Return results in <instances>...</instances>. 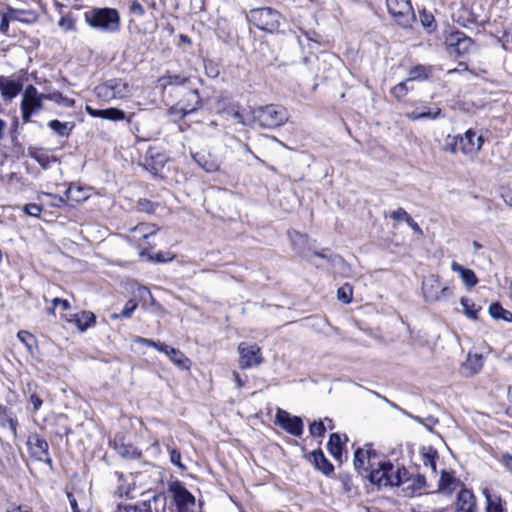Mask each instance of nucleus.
Segmentation results:
<instances>
[{"label":"nucleus","mask_w":512,"mask_h":512,"mask_svg":"<svg viewBox=\"0 0 512 512\" xmlns=\"http://www.w3.org/2000/svg\"><path fill=\"white\" fill-rule=\"evenodd\" d=\"M238 352L240 355L239 366L242 369L258 366L263 361L261 357V349L257 344L241 342L238 345Z\"/></svg>","instance_id":"obj_9"},{"label":"nucleus","mask_w":512,"mask_h":512,"mask_svg":"<svg viewBox=\"0 0 512 512\" xmlns=\"http://www.w3.org/2000/svg\"><path fill=\"white\" fill-rule=\"evenodd\" d=\"M281 15L276 10L264 7L252 9L248 14V20L258 29L273 32L280 26Z\"/></svg>","instance_id":"obj_6"},{"label":"nucleus","mask_w":512,"mask_h":512,"mask_svg":"<svg viewBox=\"0 0 512 512\" xmlns=\"http://www.w3.org/2000/svg\"><path fill=\"white\" fill-rule=\"evenodd\" d=\"M133 341L138 344H143L149 347L155 348L157 351L161 352L162 350H166V344L162 342H156L152 339L135 336Z\"/></svg>","instance_id":"obj_44"},{"label":"nucleus","mask_w":512,"mask_h":512,"mask_svg":"<svg viewBox=\"0 0 512 512\" xmlns=\"http://www.w3.org/2000/svg\"><path fill=\"white\" fill-rule=\"evenodd\" d=\"M45 100H49L55 102L59 105H63L65 107H73L75 101L73 99H69L62 95L59 91H53L51 93L44 94Z\"/></svg>","instance_id":"obj_36"},{"label":"nucleus","mask_w":512,"mask_h":512,"mask_svg":"<svg viewBox=\"0 0 512 512\" xmlns=\"http://www.w3.org/2000/svg\"><path fill=\"white\" fill-rule=\"evenodd\" d=\"M408 226L417 234L422 235L423 231L420 228V226L412 219V217L409 218L406 222Z\"/></svg>","instance_id":"obj_62"},{"label":"nucleus","mask_w":512,"mask_h":512,"mask_svg":"<svg viewBox=\"0 0 512 512\" xmlns=\"http://www.w3.org/2000/svg\"><path fill=\"white\" fill-rule=\"evenodd\" d=\"M407 117L412 121L424 119V114H420L419 110H414L407 114Z\"/></svg>","instance_id":"obj_64"},{"label":"nucleus","mask_w":512,"mask_h":512,"mask_svg":"<svg viewBox=\"0 0 512 512\" xmlns=\"http://www.w3.org/2000/svg\"><path fill=\"white\" fill-rule=\"evenodd\" d=\"M377 466L369 474V480L373 484L399 486L408 480V472L404 467H394L390 462H378Z\"/></svg>","instance_id":"obj_2"},{"label":"nucleus","mask_w":512,"mask_h":512,"mask_svg":"<svg viewBox=\"0 0 512 512\" xmlns=\"http://www.w3.org/2000/svg\"><path fill=\"white\" fill-rule=\"evenodd\" d=\"M420 456L425 468L429 469L432 474L436 473V457L437 451L431 446H423L420 449Z\"/></svg>","instance_id":"obj_27"},{"label":"nucleus","mask_w":512,"mask_h":512,"mask_svg":"<svg viewBox=\"0 0 512 512\" xmlns=\"http://www.w3.org/2000/svg\"><path fill=\"white\" fill-rule=\"evenodd\" d=\"M114 448L120 456L126 459H135L141 455V452L131 444H126L121 440L114 441Z\"/></svg>","instance_id":"obj_29"},{"label":"nucleus","mask_w":512,"mask_h":512,"mask_svg":"<svg viewBox=\"0 0 512 512\" xmlns=\"http://www.w3.org/2000/svg\"><path fill=\"white\" fill-rule=\"evenodd\" d=\"M138 206L141 211H145L148 213H151L154 211L153 204L149 200H146V199H140L138 202Z\"/></svg>","instance_id":"obj_56"},{"label":"nucleus","mask_w":512,"mask_h":512,"mask_svg":"<svg viewBox=\"0 0 512 512\" xmlns=\"http://www.w3.org/2000/svg\"><path fill=\"white\" fill-rule=\"evenodd\" d=\"M328 450L330 454L336 458L340 459L342 455V441L341 437L337 433H332L330 435L329 441L327 443Z\"/></svg>","instance_id":"obj_34"},{"label":"nucleus","mask_w":512,"mask_h":512,"mask_svg":"<svg viewBox=\"0 0 512 512\" xmlns=\"http://www.w3.org/2000/svg\"><path fill=\"white\" fill-rule=\"evenodd\" d=\"M420 114H424V119H437L441 116V109L435 108L434 110L420 111Z\"/></svg>","instance_id":"obj_55"},{"label":"nucleus","mask_w":512,"mask_h":512,"mask_svg":"<svg viewBox=\"0 0 512 512\" xmlns=\"http://www.w3.org/2000/svg\"><path fill=\"white\" fill-rule=\"evenodd\" d=\"M44 94L39 93L33 85H28L21 97L20 110L23 124L31 122L33 114L43 109Z\"/></svg>","instance_id":"obj_5"},{"label":"nucleus","mask_w":512,"mask_h":512,"mask_svg":"<svg viewBox=\"0 0 512 512\" xmlns=\"http://www.w3.org/2000/svg\"><path fill=\"white\" fill-rule=\"evenodd\" d=\"M409 81H403V82H400L398 83L397 85H395L392 89H391V94L397 98V99H401L403 98L404 96H406V94L408 93L409 91V88L407 87V83Z\"/></svg>","instance_id":"obj_47"},{"label":"nucleus","mask_w":512,"mask_h":512,"mask_svg":"<svg viewBox=\"0 0 512 512\" xmlns=\"http://www.w3.org/2000/svg\"><path fill=\"white\" fill-rule=\"evenodd\" d=\"M454 512H476V498L472 491L468 489L459 491Z\"/></svg>","instance_id":"obj_18"},{"label":"nucleus","mask_w":512,"mask_h":512,"mask_svg":"<svg viewBox=\"0 0 512 512\" xmlns=\"http://www.w3.org/2000/svg\"><path fill=\"white\" fill-rule=\"evenodd\" d=\"M65 196L68 201L73 203H81L88 199V192L82 187L69 186L65 192Z\"/></svg>","instance_id":"obj_31"},{"label":"nucleus","mask_w":512,"mask_h":512,"mask_svg":"<svg viewBox=\"0 0 512 512\" xmlns=\"http://www.w3.org/2000/svg\"><path fill=\"white\" fill-rule=\"evenodd\" d=\"M489 314L494 319H502L506 322H512V312L504 309L499 303H493L489 307Z\"/></svg>","instance_id":"obj_33"},{"label":"nucleus","mask_w":512,"mask_h":512,"mask_svg":"<svg viewBox=\"0 0 512 512\" xmlns=\"http://www.w3.org/2000/svg\"><path fill=\"white\" fill-rule=\"evenodd\" d=\"M483 366V357L480 354L469 353L466 361L463 363V368L468 370L469 375L478 373Z\"/></svg>","instance_id":"obj_30"},{"label":"nucleus","mask_w":512,"mask_h":512,"mask_svg":"<svg viewBox=\"0 0 512 512\" xmlns=\"http://www.w3.org/2000/svg\"><path fill=\"white\" fill-rule=\"evenodd\" d=\"M22 87L23 85L19 80L3 75L0 76L1 96L5 100L10 101L15 98L22 90Z\"/></svg>","instance_id":"obj_17"},{"label":"nucleus","mask_w":512,"mask_h":512,"mask_svg":"<svg viewBox=\"0 0 512 512\" xmlns=\"http://www.w3.org/2000/svg\"><path fill=\"white\" fill-rule=\"evenodd\" d=\"M52 305H53L54 307H56V306H58V305H59V306H61L64 310H68V309L70 308V303H69L67 300H65V299H60V298H54V299L52 300Z\"/></svg>","instance_id":"obj_59"},{"label":"nucleus","mask_w":512,"mask_h":512,"mask_svg":"<svg viewBox=\"0 0 512 512\" xmlns=\"http://www.w3.org/2000/svg\"><path fill=\"white\" fill-rule=\"evenodd\" d=\"M460 304L463 307L464 313L466 314L467 317L473 320L477 319V313L479 311V308L476 307L474 303H472L467 298H461Z\"/></svg>","instance_id":"obj_40"},{"label":"nucleus","mask_w":512,"mask_h":512,"mask_svg":"<svg viewBox=\"0 0 512 512\" xmlns=\"http://www.w3.org/2000/svg\"><path fill=\"white\" fill-rule=\"evenodd\" d=\"M30 402L32 403L35 411L38 410L43 403L41 398L37 394H31Z\"/></svg>","instance_id":"obj_61"},{"label":"nucleus","mask_w":512,"mask_h":512,"mask_svg":"<svg viewBox=\"0 0 512 512\" xmlns=\"http://www.w3.org/2000/svg\"><path fill=\"white\" fill-rule=\"evenodd\" d=\"M444 151L449 152L451 154H456L458 151H460V142L458 135L447 136V138L445 139Z\"/></svg>","instance_id":"obj_42"},{"label":"nucleus","mask_w":512,"mask_h":512,"mask_svg":"<svg viewBox=\"0 0 512 512\" xmlns=\"http://www.w3.org/2000/svg\"><path fill=\"white\" fill-rule=\"evenodd\" d=\"M0 425L8 426V428L15 435L17 432V421L14 420L8 413L6 407L0 404Z\"/></svg>","instance_id":"obj_37"},{"label":"nucleus","mask_w":512,"mask_h":512,"mask_svg":"<svg viewBox=\"0 0 512 512\" xmlns=\"http://www.w3.org/2000/svg\"><path fill=\"white\" fill-rule=\"evenodd\" d=\"M128 512H167L166 496L163 494L154 495L147 501L130 506Z\"/></svg>","instance_id":"obj_14"},{"label":"nucleus","mask_w":512,"mask_h":512,"mask_svg":"<svg viewBox=\"0 0 512 512\" xmlns=\"http://www.w3.org/2000/svg\"><path fill=\"white\" fill-rule=\"evenodd\" d=\"M161 353H164L169 358V360L179 369H190V359L186 357L185 354L181 352L179 349L166 345V350H162Z\"/></svg>","instance_id":"obj_22"},{"label":"nucleus","mask_w":512,"mask_h":512,"mask_svg":"<svg viewBox=\"0 0 512 512\" xmlns=\"http://www.w3.org/2000/svg\"><path fill=\"white\" fill-rule=\"evenodd\" d=\"M451 269L459 273L461 280L468 288H472L478 283V278L473 270L464 268L455 261L451 263Z\"/></svg>","instance_id":"obj_25"},{"label":"nucleus","mask_w":512,"mask_h":512,"mask_svg":"<svg viewBox=\"0 0 512 512\" xmlns=\"http://www.w3.org/2000/svg\"><path fill=\"white\" fill-rule=\"evenodd\" d=\"M136 308H137V303L135 301H133V300H129L124 305L121 313H119V314H112L111 317L113 319L130 318Z\"/></svg>","instance_id":"obj_43"},{"label":"nucleus","mask_w":512,"mask_h":512,"mask_svg":"<svg viewBox=\"0 0 512 512\" xmlns=\"http://www.w3.org/2000/svg\"><path fill=\"white\" fill-rule=\"evenodd\" d=\"M58 25L65 31L75 30V21L71 16H63L60 18Z\"/></svg>","instance_id":"obj_50"},{"label":"nucleus","mask_w":512,"mask_h":512,"mask_svg":"<svg viewBox=\"0 0 512 512\" xmlns=\"http://www.w3.org/2000/svg\"><path fill=\"white\" fill-rule=\"evenodd\" d=\"M459 136L460 152L468 159L473 160L483 145L482 136H478L472 129Z\"/></svg>","instance_id":"obj_10"},{"label":"nucleus","mask_w":512,"mask_h":512,"mask_svg":"<svg viewBox=\"0 0 512 512\" xmlns=\"http://www.w3.org/2000/svg\"><path fill=\"white\" fill-rule=\"evenodd\" d=\"M446 45L450 54L464 55L469 52L473 40L461 31L452 32L446 38Z\"/></svg>","instance_id":"obj_12"},{"label":"nucleus","mask_w":512,"mask_h":512,"mask_svg":"<svg viewBox=\"0 0 512 512\" xmlns=\"http://www.w3.org/2000/svg\"><path fill=\"white\" fill-rule=\"evenodd\" d=\"M387 9L394 20L406 27L414 19V11L410 0H386Z\"/></svg>","instance_id":"obj_7"},{"label":"nucleus","mask_w":512,"mask_h":512,"mask_svg":"<svg viewBox=\"0 0 512 512\" xmlns=\"http://www.w3.org/2000/svg\"><path fill=\"white\" fill-rule=\"evenodd\" d=\"M454 482V477L450 473L443 470L439 479L438 490L441 492H450L452 489L451 486L454 484Z\"/></svg>","instance_id":"obj_39"},{"label":"nucleus","mask_w":512,"mask_h":512,"mask_svg":"<svg viewBox=\"0 0 512 512\" xmlns=\"http://www.w3.org/2000/svg\"><path fill=\"white\" fill-rule=\"evenodd\" d=\"M201 108L200 96L197 90H190L187 93V103L180 101L175 107L171 108V113L179 114L180 118L191 114Z\"/></svg>","instance_id":"obj_16"},{"label":"nucleus","mask_w":512,"mask_h":512,"mask_svg":"<svg viewBox=\"0 0 512 512\" xmlns=\"http://www.w3.org/2000/svg\"><path fill=\"white\" fill-rule=\"evenodd\" d=\"M388 216L393 220L405 222H407V220H409V218L411 217L403 208H398L397 210L390 212Z\"/></svg>","instance_id":"obj_49"},{"label":"nucleus","mask_w":512,"mask_h":512,"mask_svg":"<svg viewBox=\"0 0 512 512\" xmlns=\"http://www.w3.org/2000/svg\"><path fill=\"white\" fill-rule=\"evenodd\" d=\"M18 339L25 345L30 354H33V349L36 347V338L28 331H19L17 334Z\"/></svg>","instance_id":"obj_38"},{"label":"nucleus","mask_w":512,"mask_h":512,"mask_svg":"<svg viewBox=\"0 0 512 512\" xmlns=\"http://www.w3.org/2000/svg\"><path fill=\"white\" fill-rule=\"evenodd\" d=\"M67 498L69 500L72 512H81L79 509L77 500L75 499L74 495L72 493H67Z\"/></svg>","instance_id":"obj_60"},{"label":"nucleus","mask_w":512,"mask_h":512,"mask_svg":"<svg viewBox=\"0 0 512 512\" xmlns=\"http://www.w3.org/2000/svg\"><path fill=\"white\" fill-rule=\"evenodd\" d=\"M431 74V68L424 65H416L409 71V77L407 81H423L429 78Z\"/></svg>","instance_id":"obj_32"},{"label":"nucleus","mask_w":512,"mask_h":512,"mask_svg":"<svg viewBox=\"0 0 512 512\" xmlns=\"http://www.w3.org/2000/svg\"><path fill=\"white\" fill-rule=\"evenodd\" d=\"M501 463L512 472V455L509 453H503L500 458Z\"/></svg>","instance_id":"obj_57"},{"label":"nucleus","mask_w":512,"mask_h":512,"mask_svg":"<svg viewBox=\"0 0 512 512\" xmlns=\"http://www.w3.org/2000/svg\"><path fill=\"white\" fill-rule=\"evenodd\" d=\"M337 295L338 299L343 303H350L352 300V288L350 285L345 284L338 289Z\"/></svg>","instance_id":"obj_46"},{"label":"nucleus","mask_w":512,"mask_h":512,"mask_svg":"<svg viewBox=\"0 0 512 512\" xmlns=\"http://www.w3.org/2000/svg\"><path fill=\"white\" fill-rule=\"evenodd\" d=\"M86 112L94 118H101L110 121H122L125 119V112L118 108L107 109H94L91 106H86Z\"/></svg>","instance_id":"obj_19"},{"label":"nucleus","mask_w":512,"mask_h":512,"mask_svg":"<svg viewBox=\"0 0 512 512\" xmlns=\"http://www.w3.org/2000/svg\"><path fill=\"white\" fill-rule=\"evenodd\" d=\"M275 424L293 436H300L303 432V422L301 418L292 416L281 408L276 410Z\"/></svg>","instance_id":"obj_11"},{"label":"nucleus","mask_w":512,"mask_h":512,"mask_svg":"<svg viewBox=\"0 0 512 512\" xmlns=\"http://www.w3.org/2000/svg\"><path fill=\"white\" fill-rule=\"evenodd\" d=\"M24 212L32 217H40L42 208L34 203L26 204L23 208Z\"/></svg>","instance_id":"obj_52"},{"label":"nucleus","mask_w":512,"mask_h":512,"mask_svg":"<svg viewBox=\"0 0 512 512\" xmlns=\"http://www.w3.org/2000/svg\"><path fill=\"white\" fill-rule=\"evenodd\" d=\"M408 481H412V484L407 488H411L413 491L420 490L426 484V479L423 475H417L414 479H408L406 482Z\"/></svg>","instance_id":"obj_51"},{"label":"nucleus","mask_w":512,"mask_h":512,"mask_svg":"<svg viewBox=\"0 0 512 512\" xmlns=\"http://www.w3.org/2000/svg\"><path fill=\"white\" fill-rule=\"evenodd\" d=\"M94 91L97 98L105 102L126 99L131 95L129 83L121 78L109 79L100 83Z\"/></svg>","instance_id":"obj_4"},{"label":"nucleus","mask_w":512,"mask_h":512,"mask_svg":"<svg viewBox=\"0 0 512 512\" xmlns=\"http://www.w3.org/2000/svg\"><path fill=\"white\" fill-rule=\"evenodd\" d=\"M10 18L21 22H30L35 20L36 15L30 11L12 10Z\"/></svg>","instance_id":"obj_45"},{"label":"nucleus","mask_w":512,"mask_h":512,"mask_svg":"<svg viewBox=\"0 0 512 512\" xmlns=\"http://www.w3.org/2000/svg\"><path fill=\"white\" fill-rule=\"evenodd\" d=\"M47 195L50 197H53L55 199V202L53 203V206H55V207H61L64 204H66V202L68 201L66 197L64 198L62 196H56L53 194H47Z\"/></svg>","instance_id":"obj_63"},{"label":"nucleus","mask_w":512,"mask_h":512,"mask_svg":"<svg viewBox=\"0 0 512 512\" xmlns=\"http://www.w3.org/2000/svg\"><path fill=\"white\" fill-rule=\"evenodd\" d=\"M195 162L206 172H216L220 168L218 160L209 153H196L193 155Z\"/></svg>","instance_id":"obj_24"},{"label":"nucleus","mask_w":512,"mask_h":512,"mask_svg":"<svg viewBox=\"0 0 512 512\" xmlns=\"http://www.w3.org/2000/svg\"><path fill=\"white\" fill-rule=\"evenodd\" d=\"M325 425L322 421H315L309 426V432L312 436L320 437L325 433Z\"/></svg>","instance_id":"obj_48"},{"label":"nucleus","mask_w":512,"mask_h":512,"mask_svg":"<svg viewBox=\"0 0 512 512\" xmlns=\"http://www.w3.org/2000/svg\"><path fill=\"white\" fill-rule=\"evenodd\" d=\"M170 461L172 464L179 467L181 470L186 469V467L181 463V454L176 449H172L170 451Z\"/></svg>","instance_id":"obj_53"},{"label":"nucleus","mask_w":512,"mask_h":512,"mask_svg":"<svg viewBox=\"0 0 512 512\" xmlns=\"http://www.w3.org/2000/svg\"><path fill=\"white\" fill-rule=\"evenodd\" d=\"M188 81V77L180 74H168L159 78L161 86L166 88L167 86L183 85Z\"/></svg>","instance_id":"obj_35"},{"label":"nucleus","mask_w":512,"mask_h":512,"mask_svg":"<svg viewBox=\"0 0 512 512\" xmlns=\"http://www.w3.org/2000/svg\"><path fill=\"white\" fill-rule=\"evenodd\" d=\"M376 454L371 453L370 450L357 449L354 453V466L355 469L362 475L369 478V474L372 469H376L375 466Z\"/></svg>","instance_id":"obj_13"},{"label":"nucleus","mask_w":512,"mask_h":512,"mask_svg":"<svg viewBox=\"0 0 512 512\" xmlns=\"http://www.w3.org/2000/svg\"><path fill=\"white\" fill-rule=\"evenodd\" d=\"M422 291L426 301H437L448 291V288L442 287L435 279H429L423 282Z\"/></svg>","instance_id":"obj_20"},{"label":"nucleus","mask_w":512,"mask_h":512,"mask_svg":"<svg viewBox=\"0 0 512 512\" xmlns=\"http://www.w3.org/2000/svg\"><path fill=\"white\" fill-rule=\"evenodd\" d=\"M27 446L30 454L40 461H46L51 464L52 460L48 456V443L41 438L38 434L34 433L29 435Z\"/></svg>","instance_id":"obj_15"},{"label":"nucleus","mask_w":512,"mask_h":512,"mask_svg":"<svg viewBox=\"0 0 512 512\" xmlns=\"http://www.w3.org/2000/svg\"><path fill=\"white\" fill-rule=\"evenodd\" d=\"M73 319H70V321H74L77 328L84 332L88 328L92 327L96 323V316L94 313L90 311H82L80 313H77L73 316Z\"/></svg>","instance_id":"obj_26"},{"label":"nucleus","mask_w":512,"mask_h":512,"mask_svg":"<svg viewBox=\"0 0 512 512\" xmlns=\"http://www.w3.org/2000/svg\"><path fill=\"white\" fill-rule=\"evenodd\" d=\"M482 494L486 501L485 512H505V501L500 495L493 494L488 488H483Z\"/></svg>","instance_id":"obj_23"},{"label":"nucleus","mask_w":512,"mask_h":512,"mask_svg":"<svg viewBox=\"0 0 512 512\" xmlns=\"http://www.w3.org/2000/svg\"><path fill=\"white\" fill-rule=\"evenodd\" d=\"M168 491L172 494L177 512H193L192 509L195 506V497L181 482H172L169 485Z\"/></svg>","instance_id":"obj_8"},{"label":"nucleus","mask_w":512,"mask_h":512,"mask_svg":"<svg viewBox=\"0 0 512 512\" xmlns=\"http://www.w3.org/2000/svg\"><path fill=\"white\" fill-rule=\"evenodd\" d=\"M85 20L90 27L106 33L120 30V15L114 8H92L85 12Z\"/></svg>","instance_id":"obj_1"},{"label":"nucleus","mask_w":512,"mask_h":512,"mask_svg":"<svg viewBox=\"0 0 512 512\" xmlns=\"http://www.w3.org/2000/svg\"><path fill=\"white\" fill-rule=\"evenodd\" d=\"M132 231L139 233L142 238L147 239L149 236L154 235L158 228L152 224L142 223L135 226Z\"/></svg>","instance_id":"obj_41"},{"label":"nucleus","mask_w":512,"mask_h":512,"mask_svg":"<svg viewBox=\"0 0 512 512\" xmlns=\"http://www.w3.org/2000/svg\"><path fill=\"white\" fill-rule=\"evenodd\" d=\"M308 460L312 463L315 469L321 471L325 475H329L334 471V466L329 462L320 449L312 451L308 456Z\"/></svg>","instance_id":"obj_21"},{"label":"nucleus","mask_w":512,"mask_h":512,"mask_svg":"<svg viewBox=\"0 0 512 512\" xmlns=\"http://www.w3.org/2000/svg\"><path fill=\"white\" fill-rule=\"evenodd\" d=\"M9 28V18L1 12L0 18V32L6 34Z\"/></svg>","instance_id":"obj_58"},{"label":"nucleus","mask_w":512,"mask_h":512,"mask_svg":"<svg viewBox=\"0 0 512 512\" xmlns=\"http://www.w3.org/2000/svg\"><path fill=\"white\" fill-rule=\"evenodd\" d=\"M254 118L261 127L275 129L288 121L289 114L285 107L269 104L255 109Z\"/></svg>","instance_id":"obj_3"},{"label":"nucleus","mask_w":512,"mask_h":512,"mask_svg":"<svg viewBox=\"0 0 512 512\" xmlns=\"http://www.w3.org/2000/svg\"><path fill=\"white\" fill-rule=\"evenodd\" d=\"M130 12L136 16H143L145 14V10L142 5L138 1H133L130 5Z\"/></svg>","instance_id":"obj_54"},{"label":"nucleus","mask_w":512,"mask_h":512,"mask_svg":"<svg viewBox=\"0 0 512 512\" xmlns=\"http://www.w3.org/2000/svg\"><path fill=\"white\" fill-rule=\"evenodd\" d=\"M48 127L60 137H69L75 127V123L72 121L61 122L53 119L48 122Z\"/></svg>","instance_id":"obj_28"}]
</instances>
